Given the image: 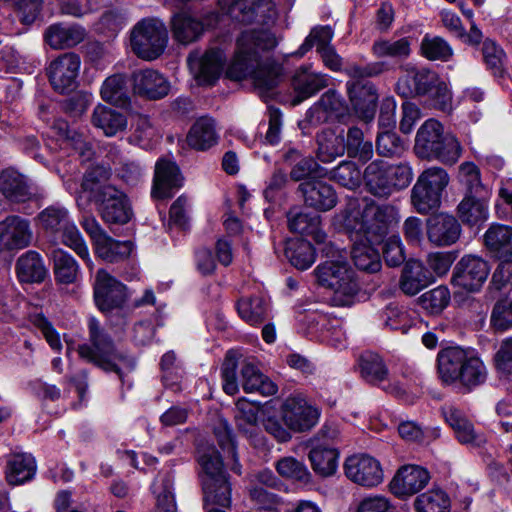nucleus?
<instances>
[{"label": "nucleus", "mask_w": 512, "mask_h": 512, "mask_svg": "<svg viewBox=\"0 0 512 512\" xmlns=\"http://www.w3.org/2000/svg\"><path fill=\"white\" fill-rule=\"evenodd\" d=\"M134 92L148 100H159L170 91V82L158 71L153 69L139 70L133 73Z\"/></svg>", "instance_id": "obj_19"}, {"label": "nucleus", "mask_w": 512, "mask_h": 512, "mask_svg": "<svg viewBox=\"0 0 512 512\" xmlns=\"http://www.w3.org/2000/svg\"><path fill=\"white\" fill-rule=\"evenodd\" d=\"M292 86L296 93L294 103L298 104L328 86V77L309 68L298 69L293 78Z\"/></svg>", "instance_id": "obj_27"}, {"label": "nucleus", "mask_w": 512, "mask_h": 512, "mask_svg": "<svg viewBox=\"0 0 512 512\" xmlns=\"http://www.w3.org/2000/svg\"><path fill=\"white\" fill-rule=\"evenodd\" d=\"M100 93L106 102L117 105L125 104L127 101L125 77L122 74L108 77L102 84Z\"/></svg>", "instance_id": "obj_57"}, {"label": "nucleus", "mask_w": 512, "mask_h": 512, "mask_svg": "<svg viewBox=\"0 0 512 512\" xmlns=\"http://www.w3.org/2000/svg\"><path fill=\"white\" fill-rule=\"evenodd\" d=\"M290 231L302 235H310L317 243H324L326 234L320 228L319 215L302 212L299 208H292L287 213Z\"/></svg>", "instance_id": "obj_32"}, {"label": "nucleus", "mask_w": 512, "mask_h": 512, "mask_svg": "<svg viewBox=\"0 0 512 512\" xmlns=\"http://www.w3.org/2000/svg\"><path fill=\"white\" fill-rule=\"evenodd\" d=\"M80 65V57L72 52L64 53L54 59L47 68L53 88L60 93L74 89Z\"/></svg>", "instance_id": "obj_14"}, {"label": "nucleus", "mask_w": 512, "mask_h": 512, "mask_svg": "<svg viewBox=\"0 0 512 512\" xmlns=\"http://www.w3.org/2000/svg\"><path fill=\"white\" fill-rule=\"evenodd\" d=\"M236 307L241 319L250 325L261 324L268 314V303L261 296L241 297Z\"/></svg>", "instance_id": "obj_42"}, {"label": "nucleus", "mask_w": 512, "mask_h": 512, "mask_svg": "<svg viewBox=\"0 0 512 512\" xmlns=\"http://www.w3.org/2000/svg\"><path fill=\"white\" fill-rule=\"evenodd\" d=\"M86 37V30L71 23H55L47 27L44 33L46 43L53 49L72 48Z\"/></svg>", "instance_id": "obj_24"}, {"label": "nucleus", "mask_w": 512, "mask_h": 512, "mask_svg": "<svg viewBox=\"0 0 512 512\" xmlns=\"http://www.w3.org/2000/svg\"><path fill=\"white\" fill-rule=\"evenodd\" d=\"M443 126L435 119H428L417 131L415 151L421 158L431 159V154L437 151V146L444 135Z\"/></svg>", "instance_id": "obj_31"}, {"label": "nucleus", "mask_w": 512, "mask_h": 512, "mask_svg": "<svg viewBox=\"0 0 512 512\" xmlns=\"http://www.w3.org/2000/svg\"><path fill=\"white\" fill-rule=\"evenodd\" d=\"M460 234L461 226L452 215L440 213L427 221V237L435 246H450L457 242Z\"/></svg>", "instance_id": "obj_20"}, {"label": "nucleus", "mask_w": 512, "mask_h": 512, "mask_svg": "<svg viewBox=\"0 0 512 512\" xmlns=\"http://www.w3.org/2000/svg\"><path fill=\"white\" fill-rule=\"evenodd\" d=\"M182 182L183 178L177 164L161 158L155 164L152 196L157 199L169 198L174 189L182 186Z\"/></svg>", "instance_id": "obj_18"}, {"label": "nucleus", "mask_w": 512, "mask_h": 512, "mask_svg": "<svg viewBox=\"0 0 512 512\" xmlns=\"http://www.w3.org/2000/svg\"><path fill=\"white\" fill-rule=\"evenodd\" d=\"M443 415L461 443H474L477 441V435L472 423L465 418L460 410L451 406L446 407L443 409Z\"/></svg>", "instance_id": "obj_50"}, {"label": "nucleus", "mask_w": 512, "mask_h": 512, "mask_svg": "<svg viewBox=\"0 0 512 512\" xmlns=\"http://www.w3.org/2000/svg\"><path fill=\"white\" fill-rule=\"evenodd\" d=\"M344 111L341 96L335 90H328L308 111L307 118L312 124H321L332 117H339Z\"/></svg>", "instance_id": "obj_29"}, {"label": "nucleus", "mask_w": 512, "mask_h": 512, "mask_svg": "<svg viewBox=\"0 0 512 512\" xmlns=\"http://www.w3.org/2000/svg\"><path fill=\"white\" fill-rule=\"evenodd\" d=\"M421 53L428 60L446 62L453 56V49L442 37L425 35L421 41Z\"/></svg>", "instance_id": "obj_54"}, {"label": "nucleus", "mask_w": 512, "mask_h": 512, "mask_svg": "<svg viewBox=\"0 0 512 512\" xmlns=\"http://www.w3.org/2000/svg\"><path fill=\"white\" fill-rule=\"evenodd\" d=\"M483 61L494 76L501 77L505 72L506 54L495 41L486 39L482 45Z\"/></svg>", "instance_id": "obj_55"}, {"label": "nucleus", "mask_w": 512, "mask_h": 512, "mask_svg": "<svg viewBox=\"0 0 512 512\" xmlns=\"http://www.w3.org/2000/svg\"><path fill=\"white\" fill-rule=\"evenodd\" d=\"M353 242L351 250L355 266L369 273L378 272L381 268L379 252L373 247L374 242L367 241L360 233L347 232Z\"/></svg>", "instance_id": "obj_26"}, {"label": "nucleus", "mask_w": 512, "mask_h": 512, "mask_svg": "<svg viewBox=\"0 0 512 512\" xmlns=\"http://www.w3.org/2000/svg\"><path fill=\"white\" fill-rule=\"evenodd\" d=\"M338 456V451L328 444L317 445L308 454L312 469L321 477H328L336 472Z\"/></svg>", "instance_id": "obj_39"}, {"label": "nucleus", "mask_w": 512, "mask_h": 512, "mask_svg": "<svg viewBox=\"0 0 512 512\" xmlns=\"http://www.w3.org/2000/svg\"><path fill=\"white\" fill-rule=\"evenodd\" d=\"M333 38V31L329 26L315 27L311 30L309 35L306 37L303 44L299 47L296 54L298 56L305 55L313 46H316L317 52L326 46H332L330 44Z\"/></svg>", "instance_id": "obj_63"}, {"label": "nucleus", "mask_w": 512, "mask_h": 512, "mask_svg": "<svg viewBox=\"0 0 512 512\" xmlns=\"http://www.w3.org/2000/svg\"><path fill=\"white\" fill-rule=\"evenodd\" d=\"M187 62L198 82L210 85L219 78L224 67L225 57L219 49H211L201 58L190 54Z\"/></svg>", "instance_id": "obj_21"}, {"label": "nucleus", "mask_w": 512, "mask_h": 512, "mask_svg": "<svg viewBox=\"0 0 512 512\" xmlns=\"http://www.w3.org/2000/svg\"><path fill=\"white\" fill-rule=\"evenodd\" d=\"M53 271L59 283L71 284L76 281L79 274V265L72 255L62 249L52 252Z\"/></svg>", "instance_id": "obj_44"}, {"label": "nucleus", "mask_w": 512, "mask_h": 512, "mask_svg": "<svg viewBox=\"0 0 512 512\" xmlns=\"http://www.w3.org/2000/svg\"><path fill=\"white\" fill-rule=\"evenodd\" d=\"M219 21V14L211 12L203 20L187 12L176 13L171 21L172 33L175 40L182 44L197 41L205 28L214 27Z\"/></svg>", "instance_id": "obj_13"}, {"label": "nucleus", "mask_w": 512, "mask_h": 512, "mask_svg": "<svg viewBox=\"0 0 512 512\" xmlns=\"http://www.w3.org/2000/svg\"><path fill=\"white\" fill-rule=\"evenodd\" d=\"M464 370V375L459 384L466 389L471 390L486 381L487 369L481 359L476 355L473 356L470 362L466 363V369Z\"/></svg>", "instance_id": "obj_61"}, {"label": "nucleus", "mask_w": 512, "mask_h": 512, "mask_svg": "<svg viewBox=\"0 0 512 512\" xmlns=\"http://www.w3.org/2000/svg\"><path fill=\"white\" fill-rule=\"evenodd\" d=\"M361 376L369 383L378 385L388 378V368L382 357L374 352H364L359 359Z\"/></svg>", "instance_id": "obj_43"}, {"label": "nucleus", "mask_w": 512, "mask_h": 512, "mask_svg": "<svg viewBox=\"0 0 512 512\" xmlns=\"http://www.w3.org/2000/svg\"><path fill=\"white\" fill-rule=\"evenodd\" d=\"M474 354L461 347H447L438 352L437 364L440 379L445 384H459L466 363L472 360Z\"/></svg>", "instance_id": "obj_15"}, {"label": "nucleus", "mask_w": 512, "mask_h": 512, "mask_svg": "<svg viewBox=\"0 0 512 512\" xmlns=\"http://www.w3.org/2000/svg\"><path fill=\"white\" fill-rule=\"evenodd\" d=\"M133 250V243L129 240L118 241L109 235L95 246L97 255L107 262H120L127 259Z\"/></svg>", "instance_id": "obj_49"}, {"label": "nucleus", "mask_w": 512, "mask_h": 512, "mask_svg": "<svg viewBox=\"0 0 512 512\" xmlns=\"http://www.w3.org/2000/svg\"><path fill=\"white\" fill-rule=\"evenodd\" d=\"M490 273V266L484 259L466 255L456 264L452 275V284L469 292L478 291Z\"/></svg>", "instance_id": "obj_9"}, {"label": "nucleus", "mask_w": 512, "mask_h": 512, "mask_svg": "<svg viewBox=\"0 0 512 512\" xmlns=\"http://www.w3.org/2000/svg\"><path fill=\"white\" fill-rule=\"evenodd\" d=\"M126 286L111 276L106 270L99 269L94 282V299L102 312L121 308L127 300Z\"/></svg>", "instance_id": "obj_11"}, {"label": "nucleus", "mask_w": 512, "mask_h": 512, "mask_svg": "<svg viewBox=\"0 0 512 512\" xmlns=\"http://www.w3.org/2000/svg\"><path fill=\"white\" fill-rule=\"evenodd\" d=\"M341 219L347 232L360 233L367 241L379 242L398 225L400 215L399 209L391 203L376 204L350 198Z\"/></svg>", "instance_id": "obj_2"}, {"label": "nucleus", "mask_w": 512, "mask_h": 512, "mask_svg": "<svg viewBox=\"0 0 512 512\" xmlns=\"http://www.w3.org/2000/svg\"><path fill=\"white\" fill-rule=\"evenodd\" d=\"M222 9L242 23L268 25L276 16L272 0H220Z\"/></svg>", "instance_id": "obj_7"}, {"label": "nucleus", "mask_w": 512, "mask_h": 512, "mask_svg": "<svg viewBox=\"0 0 512 512\" xmlns=\"http://www.w3.org/2000/svg\"><path fill=\"white\" fill-rule=\"evenodd\" d=\"M168 32L163 22L155 18L139 21L132 29L130 44L132 51L141 59L151 61L165 50Z\"/></svg>", "instance_id": "obj_6"}, {"label": "nucleus", "mask_w": 512, "mask_h": 512, "mask_svg": "<svg viewBox=\"0 0 512 512\" xmlns=\"http://www.w3.org/2000/svg\"><path fill=\"white\" fill-rule=\"evenodd\" d=\"M411 203L418 213L428 214L439 207L441 195L416 181L411 190Z\"/></svg>", "instance_id": "obj_52"}, {"label": "nucleus", "mask_w": 512, "mask_h": 512, "mask_svg": "<svg viewBox=\"0 0 512 512\" xmlns=\"http://www.w3.org/2000/svg\"><path fill=\"white\" fill-rule=\"evenodd\" d=\"M323 252L327 259L314 269L317 282L333 291L337 305H349L359 290L355 271L348 262L346 253L332 245L326 246Z\"/></svg>", "instance_id": "obj_3"}, {"label": "nucleus", "mask_w": 512, "mask_h": 512, "mask_svg": "<svg viewBox=\"0 0 512 512\" xmlns=\"http://www.w3.org/2000/svg\"><path fill=\"white\" fill-rule=\"evenodd\" d=\"M202 490L205 509L217 507L223 509L230 508L232 487L229 476H222L202 484Z\"/></svg>", "instance_id": "obj_34"}, {"label": "nucleus", "mask_w": 512, "mask_h": 512, "mask_svg": "<svg viewBox=\"0 0 512 512\" xmlns=\"http://www.w3.org/2000/svg\"><path fill=\"white\" fill-rule=\"evenodd\" d=\"M300 192L306 206L317 211H329L337 204L334 188L321 180H307L299 184Z\"/></svg>", "instance_id": "obj_17"}, {"label": "nucleus", "mask_w": 512, "mask_h": 512, "mask_svg": "<svg viewBox=\"0 0 512 512\" xmlns=\"http://www.w3.org/2000/svg\"><path fill=\"white\" fill-rule=\"evenodd\" d=\"M88 329L89 343L78 346L79 356L106 372L116 373L121 378V369L123 367L132 368L133 360L126 352L117 349L111 337L96 318L89 319Z\"/></svg>", "instance_id": "obj_4"}, {"label": "nucleus", "mask_w": 512, "mask_h": 512, "mask_svg": "<svg viewBox=\"0 0 512 512\" xmlns=\"http://www.w3.org/2000/svg\"><path fill=\"white\" fill-rule=\"evenodd\" d=\"M17 14L19 20L26 25L32 24L39 16L43 0H3Z\"/></svg>", "instance_id": "obj_62"}, {"label": "nucleus", "mask_w": 512, "mask_h": 512, "mask_svg": "<svg viewBox=\"0 0 512 512\" xmlns=\"http://www.w3.org/2000/svg\"><path fill=\"white\" fill-rule=\"evenodd\" d=\"M101 218L108 224H127L133 210L127 195L113 185L103 186L96 196Z\"/></svg>", "instance_id": "obj_8"}, {"label": "nucleus", "mask_w": 512, "mask_h": 512, "mask_svg": "<svg viewBox=\"0 0 512 512\" xmlns=\"http://www.w3.org/2000/svg\"><path fill=\"white\" fill-rule=\"evenodd\" d=\"M238 358V353L236 351L229 350L226 353L222 364L221 376L223 381V390L228 395H235L239 391V384L237 380Z\"/></svg>", "instance_id": "obj_58"}, {"label": "nucleus", "mask_w": 512, "mask_h": 512, "mask_svg": "<svg viewBox=\"0 0 512 512\" xmlns=\"http://www.w3.org/2000/svg\"><path fill=\"white\" fill-rule=\"evenodd\" d=\"M281 416L288 429L294 432H305L318 423L320 411L303 397L290 396L281 406Z\"/></svg>", "instance_id": "obj_10"}, {"label": "nucleus", "mask_w": 512, "mask_h": 512, "mask_svg": "<svg viewBox=\"0 0 512 512\" xmlns=\"http://www.w3.org/2000/svg\"><path fill=\"white\" fill-rule=\"evenodd\" d=\"M484 237L485 244L497 257H512V227L493 224Z\"/></svg>", "instance_id": "obj_41"}, {"label": "nucleus", "mask_w": 512, "mask_h": 512, "mask_svg": "<svg viewBox=\"0 0 512 512\" xmlns=\"http://www.w3.org/2000/svg\"><path fill=\"white\" fill-rule=\"evenodd\" d=\"M423 308L431 313H440L450 302V292L446 286H438L420 297Z\"/></svg>", "instance_id": "obj_64"}, {"label": "nucleus", "mask_w": 512, "mask_h": 512, "mask_svg": "<svg viewBox=\"0 0 512 512\" xmlns=\"http://www.w3.org/2000/svg\"><path fill=\"white\" fill-rule=\"evenodd\" d=\"M91 121L96 128L102 130L108 137L123 132L127 127L126 115L105 105H97L94 108Z\"/></svg>", "instance_id": "obj_35"}, {"label": "nucleus", "mask_w": 512, "mask_h": 512, "mask_svg": "<svg viewBox=\"0 0 512 512\" xmlns=\"http://www.w3.org/2000/svg\"><path fill=\"white\" fill-rule=\"evenodd\" d=\"M285 255L290 263L300 270L308 269L315 261V250L305 240H296L288 244Z\"/></svg>", "instance_id": "obj_51"}, {"label": "nucleus", "mask_w": 512, "mask_h": 512, "mask_svg": "<svg viewBox=\"0 0 512 512\" xmlns=\"http://www.w3.org/2000/svg\"><path fill=\"white\" fill-rule=\"evenodd\" d=\"M365 186L376 197H389L393 191L388 175V165L381 160L371 162L364 171Z\"/></svg>", "instance_id": "obj_33"}, {"label": "nucleus", "mask_w": 512, "mask_h": 512, "mask_svg": "<svg viewBox=\"0 0 512 512\" xmlns=\"http://www.w3.org/2000/svg\"><path fill=\"white\" fill-rule=\"evenodd\" d=\"M461 155V147L456 137L445 133L437 146V151L431 154V159H437L444 164H455Z\"/></svg>", "instance_id": "obj_59"}, {"label": "nucleus", "mask_w": 512, "mask_h": 512, "mask_svg": "<svg viewBox=\"0 0 512 512\" xmlns=\"http://www.w3.org/2000/svg\"><path fill=\"white\" fill-rule=\"evenodd\" d=\"M345 152L346 146L343 131L340 134L326 131L319 136L317 156L321 162L330 163L337 157L343 156Z\"/></svg>", "instance_id": "obj_46"}, {"label": "nucleus", "mask_w": 512, "mask_h": 512, "mask_svg": "<svg viewBox=\"0 0 512 512\" xmlns=\"http://www.w3.org/2000/svg\"><path fill=\"white\" fill-rule=\"evenodd\" d=\"M345 146L347 155L350 158H355L366 163L373 157L372 142L365 140L363 131L356 126L348 128L345 137Z\"/></svg>", "instance_id": "obj_45"}, {"label": "nucleus", "mask_w": 512, "mask_h": 512, "mask_svg": "<svg viewBox=\"0 0 512 512\" xmlns=\"http://www.w3.org/2000/svg\"><path fill=\"white\" fill-rule=\"evenodd\" d=\"M37 219L41 230L48 237L72 249L92 269L85 240L71 218L69 211L64 206L51 205L42 210Z\"/></svg>", "instance_id": "obj_5"}, {"label": "nucleus", "mask_w": 512, "mask_h": 512, "mask_svg": "<svg viewBox=\"0 0 512 512\" xmlns=\"http://www.w3.org/2000/svg\"><path fill=\"white\" fill-rule=\"evenodd\" d=\"M479 195H465L458 205V216L463 223L477 225L487 219V199Z\"/></svg>", "instance_id": "obj_40"}, {"label": "nucleus", "mask_w": 512, "mask_h": 512, "mask_svg": "<svg viewBox=\"0 0 512 512\" xmlns=\"http://www.w3.org/2000/svg\"><path fill=\"white\" fill-rule=\"evenodd\" d=\"M404 150V143L395 132L389 130L378 132L376 151L380 156L395 157L401 155Z\"/></svg>", "instance_id": "obj_60"}, {"label": "nucleus", "mask_w": 512, "mask_h": 512, "mask_svg": "<svg viewBox=\"0 0 512 512\" xmlns=\"http://www.w3.org/2000/svg\"><path fill=\"white\" fill-rule=\"evenodd\" d=\"M275 36L266 30L244 31L237 40V50L227 74L231 79L252 77L255 89L265 101L271 98L278 86L282 68L276 62L262 61L260 52L275 48Z\"/></svg>", "instance_id": "obj_1"}, {"label": "nucleus", "mask_w": 512, "mask_h": 512, "mask_svg": "<svg viewBox=\"0 0 512 512\" xmlns=\"http://www.w3.org/2000/svg\"><path fill=\"white\" fill-rule=\"evenodd\" d=\"M16 272L19 280L25 283L41 282L47 274L40 254L33 250L25 252L18 258Z\"/></svg>", "instance_id": "obj_38"}, {"label": "nucleus", "mask_w": 512, "mask_h": 512, "mask_svg": "<svg viewBox=\"0 0 512 512\" xmlns=\"http://www.w3.org/2000/svg\"><path fill=\"white\" fill-rule=\"evenodd\" d=\"M371 51L377 58L407 59L411 54V40L408 37L378 39L372 44Z\"/></svg>", "instance_id": "obj_47"}, {"label": "nucleus", "mask_w": 512, "mask_h": 512, "mask_svg": "<svg viewBox=\"0 0 512 512\" xmlns=\"http://www.w3.org/2000/svg\"><path fill=\"white\" fill-rule=\"evenodd\" d=\"M348 94L357 116L365 122L371 121L376 112L377 93L371 82L347 83Z\"/></svg>", "instance_id": "obj_22"}, {"label": "nucleus", "mask_w": 512, "mask_h": 512, "mask_svg": "<svg viewBox=\"0 0 512 512\" xmlns=\"http://www.w3.org/2000/svg\"><path fill=\"white\" fill-rule=\"evenodd\" d=\"M241 385L246 393H259L263 396H272L277 392V386L250 360L241 362Z\"/></svg>", "instance_id": "obj_28"}, {"label": "nucleus", "mask_w": 512, "mask_h": 512, "mask_svg": "<svg viewBox=\"0 0 512 512\" xmlns=\"http://www.w3.org/2000/svg\"><path fill=\"white\" fill-rule=\"evenodd\" d=\"M32 236L26 219L10 216L0 222V249H23L30 245Z\"/></svg>", "instance_id": "obj_16"}, {"label": "nucleus", "mask_w": 512, "mask_h": 512, "mask_svg": "<svg viewBox=\"0 0 512 512\" xmlns=\"http://www.w3.org/2000/svg\"><path fill=\"white\" fill-rule=\"evenodd\" d=\"M215 121L209 117H201L192 125L187 135V143L196 150H207L217 143Z\"/></svg>", "instance_id": "obj_37"}, {"label": "nucleus", "mask_w": 512, "mask_h": 512, "mask_svg": "<svg viewBox=\"0 0 512 512\" xmlns=\"http://www.w3.org/2000/svg\"><path fill=\"white\" fill-rule=\"evenodd\" d=\"M36 471V462L31 454L13 453L7 457L6 479L11 485H19L30 480Z\"/></svg>", "instance_id": "obj_36"}, {"label": "nucleus", "mask_w": 512, "mask_h": 512, "mask_svg": "<svg viewBox=\"0 0 512 512\" xmlns=\"http://www.w3.org/2000/svg\"><path fill=\"white\" fill-rule=\"evenodd\" d=\"M414 506L417 512H448L450 501L442 490H431L419 495Z\"/></svg>", "instance_id": "obj_56"}, {"label": "nucleus", "mask_w": 512, "mask_h": 512, "mask_svg": "<svg viewBox=\"0 0 512 512\" xmlns=\"http://www.w3.org/2000/svg\"><path fill=\"white\" fill-rule=\"evenodd\" d=\"M435 281L433 274L418 260H409L402 269L399 287L409 296L418 294Z\"/></svg>", "instance_id": "obj_25"}, {"label": "nucleus", "mask_w": 512, "mask_h": 512, "mask_svg": "<svg viewBox=\"0 0 512 512\" xmlns=\"http://www.w3.org/2000/svg\"><path fill=\"white\" fill-rule=\"evenodd\" d=\"M201 467V483H207L212 479L228 476L224 470L220 453L214 447H207L200 451L198 458Z\"/></svg>", "instance_id": "obj_48"}, {"label": "nucleus", "mask_w": 512, "mask_h": 512, "mask_svg": "<svg viewBox=\"0 0 512 512\" xmlns=\"http://www.w3.org/2000/svg\"><path fill=\"white\" fill-rule=\"evenodd\" d=\"M0 192L15 203L26 202L33 195L25 177L14 169H6L0 173Z\"/></svg>", "instance_id": "obj_30"}, {"label": "nucleus", "mask_w": 512, "mask_h": 512, "mask_svg": "<svg viewBox=\"0 0 512 512\" xmlns=\"http://www.w3.org/2000/svg\"><path fill=\"white\" fill-rule=\"evenodd\" d=\"M346 477L363 487H375L383 481V470L377 459L367 454H355L344 462Z\"/></svg>", "instance_id": "obj_12"}, {"label": "nucleus", "mask_w": 512, "mask_h": 512, "mask_svg": "<svg viewBox=\"0 0 512 512\" xmlns=\"http://www.w3.org/2000/svg\"><path fill=\"white\" fill-rule=\"evenodd\" d=\"M459 179L466 188L465 195H479L480 197H489V190L481 183L480 171L478 167L470 162L461 164L459 169Z\"/></svg>", "instance_id": "obj_53"}, {"label": "nucleus", "mask_w": 512, "mask_h": 512, "mask_svg": "<svg viewBox=\"0 0 512 512\" xmlns=\"http://www.w3.org/2000/svg\"><path fill=\"white\" fill-rule=\"evenodd\" d=\"M429 479L430 475L426 469L417 465H406L394 476L391 489L397 496H411L422 490Z\"/></svg>", "instance_id": "obj_23"}]
</instances>
